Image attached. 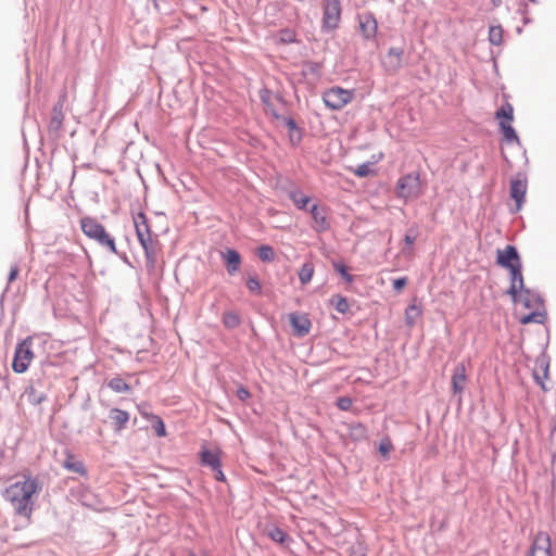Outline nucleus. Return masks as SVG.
Here are the masks:
<instances>
[{"instance_id":"obj_1","label":"nucleus","mask_w":556,"mask_h":556,"mask_svg":"<svg viewBox=\"0 0 556 556\" xmlns=\"http://www.w3.org/2000/svg\"><path fill=\"white\" fill-rule=\"evenodd\" d=\"M41 491V484L37 477L29 473H23L22 480L11 483L3 492V497L8 501L14 511L30 519L34 510V497Z\"/></svg>"},{"instance_id":"obj_2","label":"nucleus","mask_w":556,"mask_h":556,"mask_svg":"<svg viewBox=\"0 0 556 556\" xmlns=\"http://www.w3.org/2000/svg\"><path fill=\"white\" fill-rule=\"evenodd\" d=\"M507 293L511 296L513 302L525 312L519 311V321L523 325L530 323L541 324L544 321L545 312L543 301L536 293L525 287L522 280L521 287H516L515 292H511V286L507 290Z\"/></svg>"},{"instance_id":"obj_3","label":"nucleus","mask_w":556,"mask_h":556,"mask_svg":"<svg viewBox=\"0 0 556 556\" xmlns=\"http://www.w3.org/2000/svg\"><path fill=\"white\" fill-rule=\"evenodd\" d=\"M132 222L136 230L137 238L144 250L146 257L151 265H154L155 257L159 251L157 240L152 238V232L148 218L143 212H137L132 215Z\"/></svg>"},{"instance_id":"obj_4","label":"nucleus","mask_w":556,"mask_h":556,"mask_svg":"<svg viewBox=\"0 0 556 556\" xmlns=\"http://www.w3.org/2000/svg\"><path fill=\"white\" fill-rule=\"evenodd\" d=\"M496 264L509 271L511 292H515L517 286L521 287L523 278L522 263L515 247L506 245L504 249H498L496 252Z\"/></svg>"},{"instance_id":"obj_5","label":"nucleus","mask_w":556,"mask_h":556,"mask_svg":"<svg viewBox=\"0 0 556 556\" xmlns=\"http://www.w3.org/2000/svg\"><path fill=\"white\" fill-rule=\"evenodd\" d=\"M80 228L83 233L89 239L96 241L99 245L105 248L113 254H117V248L114 238L106 231L105 227L94 217L84 216L80 218Z\"/></svg>"},{"instance_id":"obj_6","label":"nucleus","mask_w":556,"mask_h":556,"mask_svg":"<svg viewBox=\"0 0 556 556\" xmlns=\"http://www.w3.org/2000/svg\"><path fill=\"white\" fill-rule=\"evenodd\" d=\"M425 192V184L419 172H412L399 178L395 186V194L405 202L421 197Z\"/></svg>"},{"instance_id":"obj_7","label":"nucleus","mask_w":556,"mask_h":556,"mask_svg":"<svg viewBox=\"0 0 556 556\" xmlns=\"http://www.w3.org/2000/svg\"><path fill=\"white\" fill-rule=\"evenodd\" d=\"M354 91L341 87H331L323 93V101L330 110H341L354 99Z\"/></svg>"},{"instance_id":"obj_8","label":"nucleus","mask_w":556,"mask_h":556,"mask_svg":"<svg viewBox=\"0 0 556 556\" xmlns=\"http://www.w3.org/2000/svg\"><path fill=\"white\" fill-rule=\"evenodd\" d=\"M495 117L500 121V128L503 132L504 139L507 142L519 143V137L516 130L511 126L514 119V108L510 103L503 104L495 114Z\"/></svg>"},{"instance_id":"obj_9","label":"nucleus","mask_w":556,"mask_h":556,"mask_svg":"<svg viewBox=\"0 0 556 556\" xmlns=\"http://www.w3.org/2000/svg\"><path fill=\"white\" fill-rule=\"evenodd\" d=\"M34 358V352L31 350L30 338L25 339L15 349V355L13 359V370L17 374H22L27 370Z\"/></svg>"},{"instance_id":"obj_10","label":"nucleus","mask_w":556,"mask_h":556,"mask_svg":"<svg viewBox=\"0 0 556 556\" xmlns=\"http://www.w3.org/2000/svg\"><path fill=\"white\" fill-rule=\"evenodd\" d=\"M341 21L340 0H324L323 27L326 30L338 28Z\"/></svg>"},{"instance_id":"obj_11","label":"nucleus","mask_w":556,"mask_h":556,"mask_svg":"<svg viewBox=\"0 0 556 556\" xmlns=\"http://www.w3.org/2000/svg\"><path fill=\"white\" fill-rule=\"evenodd\" d=\"M404 50L402 48L391 47L383 60V66L388 73L395 74L402 67Z\"/></svg>"},{"instance_id":"obj_12","label":"nucleus","mask_w":556,"mask_h":556,"mask_svg":"<svg viewBox=\"0 0 556 556\" xmlns=\"http://www.w3.org/2000/svg\"><path fill=\"white\" fill-rule=\"evenodd\" d=\"M467 383V368L465 363H458L451 378V387L454 394H462Z\"/></svg>"},{"instance_id":"obj_13","label":"nucleus","mask_w":556,"mask_h":556,"mask_svg":"<svg viewBox=\"0 0 556 556\" xmlns=\"http://www.w3.org/2000/svg\"><path fill=\"white\" fill-rule=\"evenodd\" d=\"M529 556H552L548 533L539 532L535 535Z\"/></svg>"},{"instance_id":"obj_14","label":"nucleus","mask_w":556,"mask_h":556,"mask_svg":"<svg viewBox=\"0 0 556 556\" xmlns=\"http://www.w3.org/2000/svg\"><path fill=\"white\" fill-rule=\"evenodd\" d=\"M359 28L365 39H372L377 35L378 23L371 13L359 15Z\"/></svg>"},{"instance_id":"obj_15","label":"nucleus","mask_w":556,"mask_h":556,"mask_svg":"<svg viewBox=\"0 0 556 556\" xmlns=\"http://www.w3.org/2000/svg\"><path fill=\"white\" fill-rule=\"evenodd\" d=\"M289 320L295 336L304 337L309 332L312 324L306 315L292 313L289 315Z\"/></svg>"},{"instance_id":"obj_16","label":"nucleus","mask_w":556,"mask_h":556,"mask_svg":"<svg viewBox=\"0 0 556 556\" xmlns=\"http://www.w3.org/2000/svg\"><path fill=\"white\" fill-rule=\"evenodd\" d=\"M527 193V180L517 178L511 180L510 184V197L516 202V208L519 211L521 208L522 203L525 202Z\"/></svg>"},{"instance_id":"obj_17","label":"nucleus","mask_w":556,"mask_h":556,"mask_svg":"<svg viewBox=\"0 0 556 556\" xmlns=\"http://www.w3.org/2000/svg\"><path fill=\"white\" fill-rule=\"evenodd\" d=\"M309 212L314 220V229L316 231L321 232L329 228V222L324 206L313 204Z\"/></svg>"},{"instance_id":"obj_18","label":"nucleus","mask_w":556,"mask_h":556,"mask_svg":"<svg viewBox=\"0 0 556 556\" xmlns=\"http://www.w3.org/2000/svg\"><path fill=\"white\" fill-rule=\"evenodd\" d=\"M222 451L219 448L207 450L203 448L200 453L201 463L212 469H218L222 467Z\"/></svg>"},{"instance_id":"obj_19","label":"nucleus","mask_w":556,"mask_h":556,"mask_svg":"<svg viewBox=\"0 0 556 556\" xmlns=\"http://www.w3.org/2000/svg\"><path fill=\"white\" fill-rule=\"evenodd\" d=\"M63 467L66 470L75 472L83 477H86L88 473L85 464L71 452H66V457L63 462Z\"/></svg>"},{"instance_id":"obj_20","label":"nucleus","mask_w":556,"mask_h":556,"mask_svg":"<svg viewBox=\"0 0 556 556\" xmlns=\"http://www.w3.org/2000/svg\"><path fill=\"white\" fill-rule=\"evenodd\" d=\"M266 535L283 547H289L292 539L279 527L273 526L266 529Z\"/></svg>"},{"instance_id":"obj_21","label":"nucleus","mask_w":556,"mask_h":556,"mask_svg":"<svg viewBox=\"0 0 556 556\" xmlns=\"http://www.w3.org/2000/svg\"><path fill=\"white\" fill-rule=\"evenodd\" d=\"M533 376L536 382L541 386V388L543 390H546L544 379L548 377V364L545 362L544 358H538L535 361Z\"/></svg>"},{"instance_id":"obj_22","label":"nucleus","mask_w":556,"mask_h":556,"mask_svg":"<svg viewBox=\"0 0 556 556\" xmlns=\"http://www.w3.org/2000/svg\"><path fill=\"white\" fill-rule=\"evenodd\" d=\"M110 419L116 431L124 429L129 420V414L119 408H112L110 410Z\"/></svg>"},{"instance_id":"obj_23","label":"nucleus","mask_w":556,"mask_h":556,"mask_svg":"<svg viewBox=\"0 0 556 556\" xmlns=\"http://www.w3.org/2000/svg\"><path fill=\"white\" fill-rule=\"evenodd\" d=\"M138 408H139L141 416L144 419L153 422V428L155 430L156 435L160 438L166 437L167 432H166V428H165V425H164L162 418L157 415L142 410L140 408V406H138Z\"/></svg>"},{"instance_id":"obj_24","label":"nucleus","mask_w":556,"mask_h":556,"mask_svg":"<svg viewBox=\"0 0 556 556\" xmlns=\"http://www.w3.org/2000/svg\"><path fill=\"white\" fill-rule=\"evenodd\" d=\"M349 437L352 441H363L368 438V430L365 425L355 422L349 427Z\"/></svg>"},{"instance_id":"obj_25","label":"nucleus","mask_w":556,"mask_h":556,"mask_svg":"<svg viewBox=\"0 0 556 556\" xmlns=\"http://www.w3.org/2000/svg\"><path fill=\"white\" fill-rule=\"evenodd\" d=\"M289 198L299 210H305L311 202V198L299 189L291 190Z\"/></svg>"},{"instance_id":"obj_26","label":"nucleus","mask_w":556,"mask_h":556,"mask_svg":"<svg viewBox=\"0 0 556 556\" xmlns=\"http://www.w3.org/2000/svg\"><path fill=\"white\" fill-rule=\"evenodd\" d=\"M108 387L116 393H126L130 391V386L121 377H114L109 380Z\"/></svg>"},{"instance_id":"obj_27","label":"nucleus","mask_w":556,"mask_h":556,"mask_svg":"<svg viewBox=\"0 0 556 556\" xmlns=\"http://www.w3.org/2000/svg\"><path fill=\"white\" fill-rule=\"evenodd\" d=\"M227 269L229 274H233L238 270L240 265V255L235 250H228L226 254Z\"/></svg>"},{"instance_id":"obj_28","label":"nucleus","mask_w":556,"mask_h":556,"mask_svg":"<svg viewBox=\"0 0 556 556\" xmlns=\"http://www.w3.org/2000/svg\"><path fill=\"white\" fill-rule=\"evenodd\" d=\"M421 316V308L416 304H410L405 311V320L409 327L415 325L418 317Z\"/></svg>"},{"instance_id":"obj_29","label":"nucleus","mask_w":556,"mask_h":556,"mask_svg":"<svg viewBox=\"0 0 556 556\" xmlns=\"http://www.w3.org/2000/svg\"><path fill=\"white\" fill-rule=\"evenodd\" d=\"M222 320L224 326L228 329L237 328L241 323L239 315L231 311L225 312L223 314Z\"/></svg>"},{"instance_id":"obj_30","label":"nucleus","mask_w":556,"mask_h":556,"mask_svg":"<svg viewBox=\"0 0 556 556\" xmlns=\"http://www.w3.org/2000/svg\"><path fill=\"white\" fill-rule=\"evenodd\" d=\"M314 275V265L312 263H304L299 271V279L302 285L308 283Z\"/></svg>"},{"instance_id":"obj_31","label":"nucleus","mask_w":556,"mask_h":556,"mask_svg":"<svg viewBox=\"0 0 556 556\" xmlns=\"http://www.w3.org/2000/svg\"><path fill=\"white\" fill-rule=\"evenodd\" d=\"M261 99L263 103L265 104V111L266 113H270L274 117L279 118L280 116L276 112L274 104L271 102V94L268 90H263L261 92Z\"/></svg>"},{"instance_id":"obj_32","label":"nucleus","mask_w":556,"mask_h":556,"mask_svg":"<svg viewBox=\"0 0 556 556\" xmlns=\"http://www.w3.org/2000/svg\"><path fill=\"white\" fill-rule=\"evenodd\" d=\"M379 453L384 459H389L390 453L394 450V445L389 437H384L379 443Z\"/></svg>"},{"instance_id":"obj_33","label":"nucleus","mask_w":556,"mask_h":556,"mask_svg":"<svg viewBox=\"0 0 556 556\" xmlns=\"http://www.w3.org/2000/svg\"><path fill=\"white\" fill-rule=\"evenodd\" d=\"M489 40L492 45L498 46L503 41L502 26H491L489 29Z\"/></svg>"},{"instance_id":"obj_34","label":"nucleus","mask_w":556,"mask_h":556,"mask_svg":"<svg viewBox=\"0 0 556 556\" xmlns=\"http://www.w3.org/2000/svg\"><path fill=\"white\" fill-rule=\"evenodd\" d=\"M258 257L264 262H271L275 257V252L269 245H262L258 248Z\"/></svg>"},{"instance_id":"obj_35","label":"nucleus","mask_w":556,"mask_h":556,"mask_svg":"<svg viewBox=\"0 0 556 556\" xmlns=\"http://www.w3.org/2000/svg\"><path fill=\"white\" fill-rule=\"evenodd\" d=\"M247 287L250 292L260 295L262 293L261 282L256 277H249L247 280Z\"/></svg>"},{"instance_id":"obj_36","label":"nucleus","mask_w":556,"mask_h":556,"mask_svg":"<svg viewBox=\"0 0 556 556\" xmlns=\"http://www.w3.org/2000/svg\"><path fill=\"white\" fill-rule=\"evenodd\" d=\"M333 266L346 282L351 283L354 280V277L348 273L346 266L344 264L336 263Z\"/></svg>"},{"instance_id":"obj_37","label":"nucleus","mask_w":556,"mask_h":556,"mask_svg":"<svg viewBox=\"0 0 556 556\" xmlns=\"http://www.w3.org/2000/svg\"><path fill=\"white\" fill-rule=\"evenodd\" d=\"M280 40L285 43H292L296 40V35L291 29H283L280 31Z\"/></svg>"},{"instance_id":"obj_38","label":"nucleus","mask_w":556,"mask_h":556,"mask_svg":"<svg viewBox=\"0 0 556 556\" xmlns=\"http://www.w3.org/2000/svg\"><path fill=\"white\" fill-rule=\"evenodd\" d=\"M416 238L417 236L416 235H410L409 232H407L404 237V241L407 245L406 249L403 250V252L407 255H413V249H412V245L415 243L416 241Z\"/></svg>"},{"instance_id":"obj_39","label":"nucleus","mask_w":556,"mask_h":556,"mask_svg":"<svg viewBox=\"0 0 556 556\" xmlns=\"http://www.w3.org/2000/svg\"><path fill=\"white\" fill-rule=\"evenodd\" d=\"M334 307L340 313H345L349 309V303L345 298L337 296Z\"/></svg>"},{"instance_id":"obj_40","label":"nucleus","mask_w":556,"mask_h":556,"mask_svg":"<svg viewBox=\"0 0 556 556\" xmlns=\"http://www.w3.org/2000/svg\"><path fill=\"white\" fill-rule=\"evenodd\" d=\"M354 174L358 177H366L371 174L370 165L369 164H361L357 166V168L354 170Z\"/></svg>"},{"instance_id":"obj_41","label":"nucleus","mask_w":556,"mask_h":556,"mask_svg":"<svg viewBox=\"0 0 556 556\" xmlns=\"http://www.w3.org/2000/svg\"><path fill=\"white\" fill-rule=\"evenodd\" d=\"M337 405L342 410H349L352 406V400L348 396L339 397L337 401Z\"/></svg>"},{"instance_id":"obj_42","label":"nucleus","mask_w":556,"mask_h":556,"mask_svg":"<svg viewBox=\"0 0 556 556\" xmlns=\"http://www.w3.org/2000/svg\"><path fill=\"white\" fill-rule=\"evenodd\" d=\"M406 285H407L406 277L397 278L393 281V288L396 292H401Z\"/></svg>"},{"instance_id":"obj_43","label":"nucleus","mask_w":556,"mask_h":556,"mask_svg":"<svg viewBox=\"0 0 556 556\" xmlns=\"http://www.w3.org/2000/svg\"><path fill=\"white\" fill-rule=\"evenodd\" d=\"M237 396L241 401H245V400H248L250 397V392L245 388H239L237 390Z\"/></svg>"},{"instance_id":"obj_44","label":"nucleus","mask_w":556,"mask_h":556,"mask_svg":"<svg viewBox=\"0 0 556 556\" xmlns=\"http://www.w3.org/2000/svg\"><path fill=\"white\" fill-rule=\"evenodd\" d=\"M17 275H18V267L16 265H14L11 270H10V274H9V283L13 282L16 278H17Z\"/></svg>"},{"instance_id":"obj_45","label":"nucleus","mask_w":556,"mask_h":556,"mask_svg":"<svg viewBox=\"0 0 556 556\" xmlns=\"http://www.w3.org/2000/svg\"><path fill=\"white\" fill-rule=\"evenodd\" d=\"M283 122H285L286 126L289 128V130L296 129V123L292 118L285 117Z\"/></svg>"},{"instance_id":"obj_46","label":"nucleus","mask_w":556,"mask_h":556,"mask_svg":"<svg viewBox=\"0 0 556 556\" xmlns=\"http://www.w3.org/2000/svg\"><path fill=\"white\" fill-rule=\"evenodd\" d=\"M215 472V479L218 481H225L226 477L222 470V467H218V469H212Z\"/></svg>"},{"instance_id":"obj_47","label":"nucleus","mask_w":556,"mask_h":556,"mask_svg":"<svg viewBox=\"0 0 556 556\" xmlns=\"http://www.w3.org/2000/svg\"><path fill=\"white\" fill-rule=\"evenodd\" d=\"M51 123L55 124L59 127L62 123V118L58 117V116H53Z\"/></svg>"},{"instance_id":"obj_48","label":"nucleus","mask_w":556,"mask_h":556,"mask_svg":"<svg viewBox=\"0 0 556 556\" xmlns=\"http://www.w3.org/2000/svg\"><path fill=\"white\" fill-rule=\"evenodd\" d=\"M190 556H197L195 554H191Z\"/></svg>"},{"instance_id":"obj_49","label":"nucleus","mask_w":556,"mask_h":556,"mask_svg":"<svg viewBox=\"0 0 556 556\" xmlns=\"http://www.w3.org/2000/svg\"><path fill=\"white\" fill-rule=\"evenodd\" d=\"M362 556H365V555H362Z\"/></svg>"}]
</instances>
